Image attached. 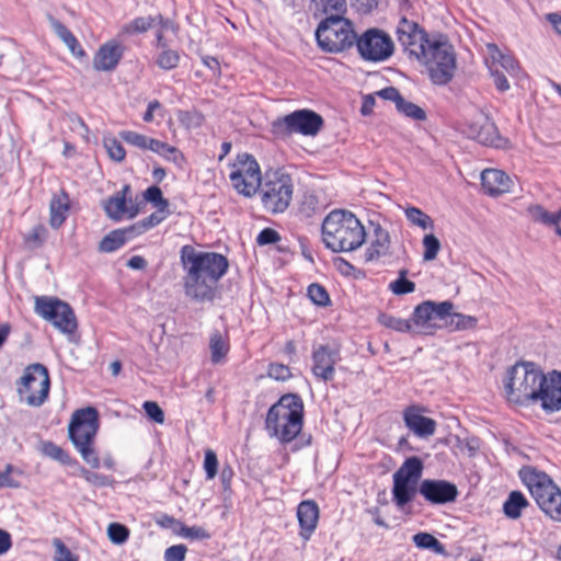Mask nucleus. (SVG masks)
<instances>
[{"mask_svg":"<svg viewBox=\"0 0 561 561\" xmlns=\"http://www.w3.org/2000/svg\"><path fill=\"white\" fill-rule=\"evenodd\" d=\"M405 426L417 437L432 436L436 431V422L421 414L419 407L412 405L403 411Z\"/></svg>","mask_w":561,"mask_h":561,"instance_id":"4be33fe9","label":"nucleus"},{"mask_svg":"<svg viewBox=\"0 0 561 561\" xmlns=\"http://www.w3.org/2000/svg\"><path fill=\"white\" fill-rule=\"evenodd\" d=\"M158 24H161L162 27H167L169 22H164L162 16H141L137 18L134 21H131L129 24L125 25L122 30L125 34L130 33H142L147 30L157 26Z\"/></svg>","mask_w":561,"mask_h":561,"instance_id":"473e14b6","label":"nucleus"},{"mask_svg":"<svg viewBox=\"0 0 561 561\" xmlns=\"http://www.w3.org/2000/svg\"><path fill=\"white\" fill-rule=\"evenodd\" d=\"M178 118L187 128L198 127L203 123V116L195 111H180Z\"/></svg>","mask_w":561,"mask_h":561,"instance_id":"13d9d810","label":"nucleus"},{"mask_svg":"<svg viewBox=\"0 0 561 561\" xmlns=\"http://www.w3.org/2000/svg\"><path fill=\"white\" fill-rule=\"evenodd\" d=\"M308 296L318 306H325L330 301L329 294L319 284H311L308 288Z\"/></svg>","mask_w":561,"mask_h":561,"instance_id":"6e6d98bb","label":"nucleus"},{"mask_svg":"<svg viewBox=\"0 0 561 561\" xmlns=\"http://www.w3.org/2000/svg\"><path fill=\"white\" fill-rule=\"evenodd\" d=\"M481 185L490 196H499L512 190V179L501 170L485 169L481 173Z\"/></svg>","mask_w":561,"mask_h":561,"instance_id":"393cba45","label":"nucleus"},{"mask_svg":"<svg viewBox=\"0 0 561 561\" xmlns=\"http://www.w3.org/2000/svg\"><path fill=\"white\" fill-rule=\"evenodd\" d=\"M531 220L547 227L557 226L561 221V208L557 213H550L539 204L530 205L527 208Z\"/></svg>","mask_w":561,"mask_h":561,"instance_id":"7c9ffc66","label":"nucleus"},{"mask_svg":"<svg viewBox=\"0 0 561 561\" xmlns=\"http://www.w3.org/2000/svg\"><path fill=\"white\" fill-rule=\"evenodd\" d=\"M267 374L271 378L279 381H285L290 378L291 374L289 368L283 364H271Z\"/></svg>","mask_w":561,"mask_h":561,"instance_id":"680f3d73","label":"nucleus"},{"mask_svg":"<svg viewBox=\"0 0 561 561\" xmlns=\"http://www.w3.org/2000/svg\"><path fill=\"white\" fill-rule=\"evenodd\" d=\"M263 208L271 214H282L290 205L294 194L291 176L282 170H270L259 186Z\"/></svg>","mask_w":561,"mask_h":561,"instance_id":"423d86ee","label":"nucleus"},{"mask_svg":"<svg viewBox=\"0 0 561 561\" xmlns=\"http://www.w3.org/2000/svg\"><path fill=\"white\" fill-rule=\"evenodd\" d=\"M413 542L416 547L422 549H431L437 553L444 552L443 545L428 533H417L413 536Z\"/></svg>","mask_w":561,"mask_h":561,"instance_id":"79ce46f5","label":"nucleus"},{"mask_svg":"<svg viewBox=\"0 0 561 561\" xmlns=\"http://www.w3.org/2000/svg\"><path fill=\"white\" fill-rule=\"evenodd\" d=\"M280 237L278 232L272 228L263 229L256 237V242L260 245L273 244L279 241Z\"/></svg>","mask_w":561,"mask_h":561,"instance_id":"69168bd1","label":"nucleus"},{"mask_svg":"<svg viewBox=\"0 0 561 561\" xmlns=\"http://www.w3.org/2000/svg\"><path fill=\"white\" fill-rule=\"evenodd\" d=\"M396 34L403 50L415 58L424 55V48L432 41L416 22L405 18L400 20Z\"/></svg>","mask_w":561,"mask_h":561,"instance_id":"dca6fc26","label":"nucleus"},{"mask_svg":"<svg viewBox=\"0 0 561 561\" xmlns=\"http://www.w3.org/2000/svg\"><path fill=\"white\" fill-rule=\"evenodd\" d=\"M528 505L529 503L522 492L513 491L503 503V512L506 517L517 519Z\"/></svg>","mask_w":561,"mask_h":561,"instance_id":"c756f323","label":"nucleus"},{"mask_svg":"<svg viewBox=\"0 0 561 561\" xmlns=\"http://www.w3.org/2000/svg\"><path fill=\"white\" fill-rule=\"evenodd\" d=\"M422 244L424 248L423 252V260L424 261H433L436 259L439 250H440V242L439 240L432 233L425 234Z\"/></svg>","mask_w":561,"mask_h":561,"instance_id":"de8ad7c7","label":"nucleus"},{"mask_svg":"<svg viewBox=\"0 0 561 561\" xmlns=\"http://www.w3.org/2000/svg\"><path fill=\"white\" fill-rule=\"evenodd\" d=\"M107 536L113 543L122 545L127 541L129 537V530L122 524L112 523L107 527Z\"/></svg>","mask_w":561,"mask_h":561,"instance_id":"603ef678","label":"nucleus"},{"mask_svg":"<svg viewBox=\"0 0 561 561\" xmlns=\"http://www.w3.org/2000/svg\"><path fill=\"white\" fill-rule=\"evenodd\" d=\"M378 322L381 325L398 332H413V325L411 320L397 318L387 313H381L378 317Z\"/></svg>","mask_w":561,"mask_h":561,"instance_id":"4c0bfd02","label":"nucleus"},{"mask_svg":"<svg viewBox=\"0 0 561 561\" xmlns=\"http://www.w3.org/2000/svg\"><path fill=\"white\" fill-rule=\"evenodd\" d=\"M304 403L297 394H285L274 403L265 419V430L270 437L282 444L294 440L302 430Z\"/></svg>","mask_w":561,"mask_h":561,"instance_id":"20e7f679","label":"nucleus"},{"mask_svg":"<svg viewBox=\"0 0 561 561\" xmlns=\"http://www.w3.org/2000/svg\"><path fill=\"white\" fill-rule=\"evenodd\" d=\"M35 312L50 322L60 333L67 335L69 341H73L78 321L69 304L56 297H36Z\"/></svg>","mask_w":561,"mask_h":561,"instance_id":"9d476101","label":"nucleus"},{"mask_svg":"<svg viewBox=\"0 0 561 561\" xmlns=\"http://www.w3.org/2000/svg\"><path fill=\"white\" fill-rule=\"evenodd\" d=\"M322 125L323 119L319 114L304 108L275 118L271 123V131L278 139H286L294 134L313 137Z\"/></svg>","mask_w":561,"mask_h":561,"instance_id":"1a4fd4ad","label":"nucleus"},{"mask_svg":"<svg viewBox=\"0 0 561 561\" xmlns=\"http://www.w3.org/2000/svg\"><path fill=\"white\" fill-rule=\"evenodd\" d=\"M69 208V197L65 192H60L53 196L50 201L49 224L54 229H58L65 222Z\"/></svg>","mask_w":561,"mask_h":561,"instance_id":"bb28decb","label":"nucleus"},{"mask_svg":"<svg viewBox=\"0 0 561 561\" xmlns=\"http://www.w3.org/2000/svg\"><path fill=\"white\" fill-rule=\"evenodd\" d=\"M467 134L470 138L485 146L504 148L508 142L507 139L499 135L495 124L484 116L471 122L468 125Z\"/></svg>","mask_w":561,"mask_h":561,"instance_id":"aec40b11","label":"nucleus"},{"mask_svg":"<svg viewBox=\"0 0 561 561\" xmlns=\"http://www.w3.org/2000/svg\"><path fill=\"white\" fill-rule=\"evenodd\" d=\"M124 46L117 41L103 44L93 58V67L98 71H111L115 69L123 57Z\"/></svg>","mask_w":561,"mask_h":561,"instance_id":"b1692460","label":"nucleus"},{"mask_svg":"<svg viewBox=\"0 0 561 561\" xmlns=\"http://www.w3.org/2000/svg\"><path fill=\"white\" fill-rule=\"evenodd\" d=\"M322 241L333 252L358 249L366 239L365 228L351 211L334 209L322 221Z\"/></svg>","mask_w":561,"mask_h":561,"instance_id":"7ed1b4c3","label":"nucleus"},{"mask_svg":"<svg viewBox=\"0 0 561 561\" xmlns=\"http://www.w3.org/2000/svg\"><path fill=\"white\" fill-rule=\"evenodd\" d=\"M142 408L150 420L158 424H162L164 422V413L157 402L146 401Z\"/></svg>","mask_w":561,"mask_h":561,"instance_id":"052dcab7","label":"nucleus"},{"mask_svg":"<svg viewBox=\"0 0 561 561\" xmlns=\"http://www.w3.org/2000/svg\"><path fill=\"white\" fill-rule=\"evenodd\" d=\"M297 518L300 526V535L309 539L317 528L319 520V507L312 500L302 501L297 507Z\"/></svg>","mask_w":561,"mask_h":561,"instance_id":"a878e982","label":"nucleus"},{"mask_svg":"<svg viewBox=\"0 0 561 561\" xmlns=\"http://www.w3.org/2000/svg\"><path fill=\"white\" fill-rule=\"evenodd\" d=\"M520 478L541 511L561 522V490L545 472L533 467L520 470Z\"/></svg>","mask_w":561,"mask_h":561,"instance_id":"39448f33","label":"nucleus"},{"mask_svg":"<svg viewBox=\"0 0 561 561\" xmlns=\"http://www.w3.org/2000/svg\"><path fill=\"white\" fill-rule=\"evenodd\" d=\"M407 219L413 225L423 230L433 229L434 222L432 218L417 207H407L404 209Z\"/></svg>","mask_w":561,"mask_h":561,"instance_id":"c9c22d12","label":"nucleus"},{"mask_svg":"<svg viewBox=\"0 0 561 561\" xmlns=\"http://www.w3.org/2000/svg\"><path fill=\"white\" fill-rule=\"evenodd\" d=\"M422 470V461L417 457H411L393 473V479L417 484Z\"/></svg>","mask_w":561,"mask_h":561,"instance_id":"c85d7f7f","label":"nucleus"},{"mask_svg":"<svg viewBox=\"0 0 561 561\" xmlns=\"http://www.w3.org/2000/svg\"><path fill=\"white\" fill-rule=\"evenodd\" d=\"M42 450L45 456L61 463H68L70 461L69 455L61 447L51 442L44 443Z\"/></svg>","mask_w":561,"mask_h":561,"instance_id":"864d4df0","label":"nucleus"},{"mask_svg":"<svg viewBox=\"0 0 561 561\" xmlns=\"http://www.w3.org/2000/svg\"><path fill=\"white\" fill-rule=\"evenodd\" d=\"M181 264L185 272V295L196 301L211 300L218 280L226 274L229 263L225 255L202 251L186 244L181 248Z\"/></svg>","mask_w":561,"mask_h":561,"instance_id":"f03ea898","label":"nucleus"},{"mask_svg":"<svg viewBox=\"0 0 561 561\" xmlns=\"http://www.w3.org/2000/svg\"><path fill=\"white\" fill-rule=\"evenodd\" d=\"M106 215L115 220L123 218L131 219L139 213L137 204L131 199V190L129 185H125L122 191L111 196L104 206Z\"/></svg>","mask_w":561,"mask_h":561,"instance_id":"a211bd4d","label":"nucleus"},{"mask_svg":"<svg viewBox=\"0 0 561 561\" xmlns=\"http://www.w3.org/2000/svg\"><path fill=\"white\" fill-rule=\"evenodd\" d=\"M323 5L324 13L329 15L343 16L346 10L345 0H320Z\"/></svg>","mask_w":561,"mask_h":561,"instance_id":"bf43d9fd","label":"nucleus"},{"mask_svg":"<svg viewBox=\"0 0 561 561\" xmlns=\"http://www.w3.org/2000/svg\"><path fill=\"white\" fill-rule=\"evenodd\" d=\"M229 179L233 188L241 195L253 196L263 181L260 165L249 153H240L229 164Z\"/></svg>","mask_w":561,"mask_h":561,"instance_id":"9b49d317","label":"nucleus"},{"mask_svg":"<svg viewBox=\"0 0 561 561\" xmlns=\"http://www.w3.org/2000/svg\"><path fill=\"white\" fill-rule=\"evenodd\" d=\"M144 198L149 202V203H152L154 205V207L159 210H167L169 209V202L168 199H165L162 195V191L153 185V186H150L148 187L145 193H144Z\"/></svg>","mask_w":561,"mask_h":561,"instance_id":"49530a36","label":"nucleus"},{"mask_svg":"<svg viewBox=\"0 0 561 561\" xmlns=\"http://www.w3.org/2000/svg\"><path fill=\"white\" fill-rule=\"evenodd\" d=\"M422 61L436 84H446L455 73L456 57L451 45L447 42L433 39L424 48V55L416 58Z\"/></svg>","mask_w":561,"mask_h":561,"instance_id":"6e6552de","label":"nucleus"},{"mask_svg":"<svg viewBox=\"0 0 561 561\" xmlns=\"http://www.w3.org/2000/svg\"><path fill=\"white\" fill-rule=\"evenodd\" d=\"M54 546L56 549L54 561H77V558L60 539H55Z\"/></svg>","mask_w":561,"mask_h":561,"instance_id":"e2e57ef3","label":"nucleus"},{"mask_svg":"<svg viewBox=\"0 0 561 561\" xmlns=\"http://www.w3.org/2000/svg\"><path fill=\"white\" fill-rule=\"evenodd\" d=\"M55 32L60 37V39L67 45L70 49L71 54L77 57L85 56L84 50L81 48L76 36L69 31L64 24L55 23Z\"/></svg>","mask_w":561,"mask_h":561,"instance_id":"f704fd0d","label":"nucleus"},{"mask_svg":"<svg viewBox=\"0 0 561 561\" xmlns=\"http://www.w3.org/2000/svg\"><path fill=\"white\" fill-rule=\"evenodd\" d=\"M151 145L152 147L150 151L158 153L168 161L178 162L182 159V154L179 149L167 142L154 139Z\"/></svg>","mask_w":561,"mask_h":561,"instance_id":"ea45409f","label":"nucleus"},{"mask_svg":"<svg viewBox=\"0 0 561 561\" xmlns=\"http://www.w3.org/2000/svg\"><path fill=\"white\" fill-rule=\"evenodd\" d=\"M131 236H135V232L129 231V228L125 230H114L101 240L100 250L107 253L114 252L122 248Z\"/></svg>","mask_w":561,"mask_h":561,"instance_id":"2f4dec72","label":"nucleus"},{"mask_svg":"<svg viewBox=\"0 0 561 561\" xmlns=\"http://www.w3.org/2000/svg\"><path fill=\"white\" fill-rule=\"evenodd\" d=\"M453 302L445 300L442 302L424 301L415 307L412 316L413 333L433 334L442 327L440 321L445 320L453 311Z\"/></svg>","mask_w":561,"mask_h":561,"instance_id":"ddd939ff","label":"nucleus"},{"mask_svg":"<svg viewBox=\"0 0 561 561\" xmlns=\"http://www.w3.org/2000/svg\"><path fill=\"white\" fill-rule=\"evenodd\" d=\"M99 430V414L96 409L88 407L77 410L71 417L68 431L73 445L93 443Z\"/></svg>","mask_w":561,"mask_h":561,"instance_id":"2eb2a0df","label":"nucleus"},{"mask_svg":"<svg viewBox=\"0 0 561 561\" xmlns=\"http://www.w3.org/2000/svg\"><path fill=\"white\" fill-rule=\"evenodd\" d=\"M340 362L337 350L320 345L312 353V374L322 381H330L335 375V365Z\"/></svg>","mask_w":561,"mask_h":561,"instance_id":"6ab92c4d","label":"nucleus"},{"mask_svg":"<svg viewBox=\"0 0 561 561\" xmlns=\"http://www.w3.org/2000/svg\"><path fill=\"white\" fill-rule=\"evenodd\" d=\"M417 490L415 483L393 479L392 500L399 508H403L414 499Z\"/></svg>","mask_w":561,"mask_h":561,"instance_id":"cd10ccee","label":"nucleus"},{"mask_svg":"<svg viewBox=\"0 0 561 561\" xmlns=\"http://www.w3.org/2000/svg\"><path fill=\"white\" fill-rule=\"evenodd\" d=\"M359 56L366 61H385L394 51V44L388 33L379 28L365 31L355 41Z\"/></svg>","mask_w":561,"mask_h":561,"instance_id":"4468645a","label":"nucleus"},{"mask_svg":"<svg viewBox=\"0 0 561 561\" xmlns=\"http://www.w3.org/2000/svg\"><path fill=\"white\" fill-rule=\"evenodd\" d=\"M15 471V468L12 465H7L3 471H0L1 481L3 484H0V488H19L20 483L15 481L11 474Z\"/></svg>","mask_w":561,"mask_h":561,"instance_id":"338daca9","label":"nucleus"},{"mask_svg":"<svg viewBox=\"0 0 561 561\" xmlns=\"http://www.w3.org/2000/svg\"><path fill=\"white\" fill-rule=\"evenodd\" d=\"M489 71H490L491 76L493 77L494 84L499 91L504 92L510 89V83H508L506 77L497 68L489 69Z\"/></svg>","mask_w":561,"mask_h":561,"instance_id":"774afa93","label":"nucleus"},{"mask_svg":"<svg viewBox=\"0 0 561 561\" xmlns=\"http://www.w3.org/2000/svg\"><path fill=\"white\" fill-rule=\"evenodd\" d=\"M401 114L404 116L412 118L414 121H425L426 113L419 105L407 101L402 98V100L397 104L396 107Z\"/></svg>","mask_w":561,"mask_h":561,"instance_id":"37998d69","label":"nucleus"},{"mask_svg":"<svg viewBox=\"0 0 561 561\" xmlns=\"http://www.w3.org/2000/svg\"><path fill=\"white\" fill-rule=\"evenodd\" d=\"M449 317V325L455 330H467L472 329L477 325L478 320L472 316H467L462 313H451Z\"/></svg>","mask_w":561,"mask_h":561,"instance_id":"3c124183","label":"nucleus"},{"mask_svg":"<svg viewBox=\"0 0 561 561\" xmlns=\"http://www.w3.org/2000/svg\"><path fill=\"white\" fill-rule=\"evenodd\" d=\"M316 37L323 50L340 53L352 47L357 36L350 20L340 15H329L319 24Z\"/></svg>","mask_w":561,"mask_h":561,"instance_id":"0eeeda50","label":"nucleus"},{"mask_svg":"<svg viewBox=\"0 0 561 561\" xmlns=\"http://www.w3.org/2000/svg\"><path fill=\"white\" fill-rule=\"evenodd\" d=\"M209 348L211 354V362L219 364L224 360L229 352L228 340L218 331L211 333L209 340Z\"/></svg>","mask_w":561,"mask_h":561,"instance_id":"72a5a7b5","label":"nucleus"},{"mask_svg":"<svg viewBox=\"0 0 561 561\" xmlns=\"http://www.w3.org/2000/svg\"><path fill=\"white\" fill-rule=\"evenodd\" d=\"M169 215V209L167 210H159L157 209L156 213L151 214L140 222L129 227V231H134L135 234H141L145 231H147L150 228H153L158 226L160 222H162L167 216Z\"/></svg>","mask_w":561,"mask_h":561,"instance_id":"e433bc0d","label":"nucleus"},{"mask_svg":"<svg viewBox=\"0 0 561 561\" xmlns=\"http://www.w3.org/2000/svg\"><path fill=\"white\" fill-rule=\"evenodd\" d=\"M186 551L184 545L171 546L164 552V561H184Z\"/></svg>","mask_w":561,"mask_h":561,"instance_id":"0e129e2a","label":"nucleus"},{"mask_svg":"<svg viewBox=\"0 0 561 561\" xmlns=\"http://www.w3.org/2000/svg\"><path fill=\"white\" fill-rule=\"evenodd\" d=\"M175 534L180 537L187 539H208L210 534L203 527L199 526H185L182 523L179 524V528L174 529Z\"/></svg>","mask_w":561,"mask_h":561,"instance_id":"a18cd8bd","label":"nucleus"},{"mask_svg":"<svg viewBox=\"0 0 561 561\" xmlns=\"http://www.w3.org/2000/svg\"><path fill=\"white\" fill-rule=\"evenodd\" d=\"M407 274L405 270H401L399 277L389 284V289L394 295H405L415 290V284L407 278Z\"/></svg>","mask_w":561,"mask_h":561,"instance_id":"a19ab883","label":"nucleus"},{"mask_svg":"<svg viewBox=\"0 0 561 561\" xmlns=\"http://www.w3.org/2000/svg\"><path fill=\"white\" fill-rule=\"evenodd\" d=\"M420 494L431 504L442 505L456 501L457 486L446 480L425 479L419 488Z\"/></svg>","mask_w":561,"mask_h":561,"instance_id":"f3484780","label":"nucleus"},{"mask_svg":"<svg viewBox=\"0 0 561 561\" xmlns=\"http://www.w3.org/2000/svg\"><path fill=\"white\" fill-rule=\"evenodd\" d=\"M204 469L207 480H213L218 473V459L213 449L205 450Z\"/></svg>","mask_w":561,"mask_h":561,"instance_id":"5fc2aeb1","label":"nucleus"},{"mask_svg":"<svg viewBox=\"0 0 561 561\" xmlns=\"http://www.w3.org/2000/svg\"><path fill=\"white\" fill-rule=\"evenodd\" d=\"M80 476L94 486H105L112 484V479L100 473L92 472L85 468L80 469Z\"/></svg>","mask_w":561,"mask_h":561,"instance_id":"4d7b16f0","label":"nucleus"},{"mask_svg":"<svg viewBox=\"0 0 561 561\" xmlns=\"http://www.w3.org/2000/svg\"><path fill=\"white\" fill-rule=\"evenodd\" d=\"M180 62V55L176 50L163 48L157 57V65L164 69L171 70L178 67Z\"/></svg>","mask_w":561,"mask_h":561,"instance_id":"09e8293b","label":"nucleus"},{"mask_svg":"<svg viewBox=\"0 0 561 561\" xmlns=\"http://www.w3.org/2000/svg\"><path fill=\"white\" fill-rule=\"evenodd\" d=\"M485 65L489 69L502 68L511 77L519 78L522 75L520 67L516 59L510 55L504 54L495 44H486Z\"/></svg>","mask_w":561,"mask_h":561,"instance_id":"5701e85b","label":"nucleus"},{"mask_svg":"<svg viewBox=\"0 0 561 561\" xmlns=\"http://www.w3.org/2000/svg\"><path fill=\"white\" fill-rule=\"evenodd\" d=\"M103 144L107 154L114 161L122 162L125 159L126 152L122 144L113 136H105Z\"/></svg>","mask_w":561,"mask_h":561,"instance_id":"c03bdc74","label":"nucleus"},{"mask_svg":"<svg viewBox=\"0 0 561 561\" xmlns=\"http://www.w3.org/2000/svg\"><path fill=\"white\" fill-rule=\"evenodd\" d=\"M75 447L88 465H90L93 469L100 468L101 461L93 447V443H83L82 445H75Z\"/></svg>","mask_w":561,"mask_h":561,"instance_id":"8fccbe9b","label":"nucleus"},{"mask_svg":"<svg viewBox=\"0 0 561 561\" xmlns=\"http://www.w3.org/2000/svg\"><path fill=\"white\" fill-rule=\"evenodd\" d=\"M369 225L373 234L364 255L367 262H374L389 255L391 241L389 232L379 222L369 220Z\"/></svg>","mask_w":561,"mask_h":561,"instance_id":"412c9836","label":"nucleus"},{"mask_svg":"<svg viewBox=\"0 0 561 561\" xmlns=\"http://www.w3.org/2000/svg\"><path fill=\"white\" fill-rule=\"evenodd\" d=\"M561 377L559 373L545 375L531 362L516 363L511 367L504 380L506 399L516 404H540L546 412L561 410Z\"/></svg>","mask_w":561,"mask_h":561,"instance_id":"f257e3e1","label":"nucleus"},{"mask_svg":"<svg viewBox=\"0 0 561 561\" xmlns=\"http://www.w3.org/2000/svg\"><path fill=\"white\" fill-rule=\"evenodd\" d=\"M119 137L127 144L144 150H150L154 138L147 137L133 130H122Z\"/></svg>","mask_w":561,"mask_h":561,"instance_id":"58836bf2","label":"nucleus"},{"mask_svg":"<svg viewBox=\"0 0 561 561\" xmlns=\"http://www.w3.org/2000/svg\"><path fill=\"white\" fill-rule=\"evenodd\" d=\"M49 386L46 367L33 364L25 369L18 390L22 401L32 407H39L48 397Z\"/></svg>","mask_w":561,"mask_h":561,"instance_id":"f8f14e48","label":"nucleus"}]
</instances>
